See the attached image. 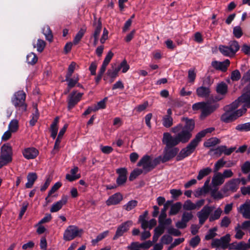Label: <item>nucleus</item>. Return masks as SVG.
<instances>
[{"mask_svg": "<svg viewBox=\"0 0 250 250\" xmlns=\"http://www.w3.org/2000/svg\"><path fill=\"white\" fill-rule=\"evenodd\" d=\"M143 172V170L140 169H134L131 173L129 177L130 181L134 180L138 176Z\"/></svg>", "mask_w": 250, "mask_h": 250, "instance_id": "4d7b16f0", "label": "nucleus"}, {"mask_svg": "<svg viewBox=\"0 0 250 250\" xmlns=\"http://www.w3.org/2000/svg\"><path fill=\"white\" fill-rule=\"evenodd\" d=\"M172 201H167L164 205V208L161 210V214L159 216V221L161 222V220H164L167 216L166 211L168 209L169 206L171 205L172 203Z\"/></svg>", "mask_w": 250, "mask_h": 250, "instance_id": "2f4dec72", "label": "nucleus"}, {"mask_svg": "<svg viewBox=\"0 0 250 250\" xmlns=\"http://www.w3.org/2000/svg\"><path fill=\"white\" fill-rule=\"evenodd\" d=\"M68 197L67 196H63L62 199L54 204L50 208L51 212H56L59 211L63 205H65L67 202Z\"/></svg>", "mask_w": 250, "mask_h": 250, "instance_id": "5701e85b", "label": "nucleus"}, {"mask_svg": "<svg viewBox=\"0 0 250 250\" xmlns=\"http://www.w3.org/2000/svg\"><path fill=\"white\" fill-rule=\"evenodd\" d=\"M171 115L172 110L169 108L167 110V114L162 118V124L165 127L169 128L173 125V118Z\"/></svg>", "mask_w": 250, "mask_h": 250, "instance_id": "4be33fe9", "label": "nucleus"}, {"mask_svg": "<svg viewBox=\"0 0 250 250\" xmlns=\"http://www.w3.org/2000/svg\"><path fill=\"white\" fill-rule=\"evenodd\" d=\"M107 100V97H105L103 100L97 103V105H94V108L96 109V111L100 109H104L106 107V102Z\"/></svg>", "mask_w": 250, "mask_h": 250, "instance_id": "3c124183", "label": "nucleus"}, {"mask_svg": "<svg viewBox=\"0 0 250 250\" xmlns=\"http://www.w3.org/2000/svg\"><path fill=\"white\" fill-rule=\"evenodd\" d=\"M62 184L60 182L56 183L51 188L48 192V196H51L52 194L55 192L61 187Z\"/></svg>", "mask_w": 250, "mask_h": 250, "instance_id": "69168bd1", "label": "nucleus"}, {"mask_svg": "<svg viewBox=\"0 0 250 250\" xmlns=\"http://www.w3.org/2000/svg\"><path fill=\"white\" fill-rule=\"evenodd\" d=\"M9 130L13 133L16 132L19 128V122L16 119L11 121L8 126Z\"/></svg>", "mask_w": 250, "mask_h": 250, "instance_id": "ea45409f", "label": "nucleus"}, {"mask_svg": "<svg viewBox=\"0 0 250 250\" xmlns=\"http://www.w3.org/2000/svg\"><path fill=\"white\" fill-rule=\"evenodd\" d=\"M161 157L155 159L148 155L144 156L138 162V166L142 167L146 172L153 169L161 162Z\"/></svg>", "mask_w": 250, "mask_h": 250, "instance_id": "20e7f679", "label": "nucleus"}, {"mask_svg": "<svg viewBox=\"0 0 250 250\" xmlns=\"http://www.w3.org/2000/svg\"><path fill=\"white\" fill-rule=\"evenodd\" d=\"M25 93L23 91H19L14 94L12 102L15 107L25 111L27 108V105L25 104Z\"/></svg>", "mask_w": 250, "mask_h": 250, "instance_id": "423d86ee", "label": "nucleus"}, {"mask_svg": "<svg viewBox=\"0 0 250 250\" xmlns=\"http://www.w3.org/2000/svg\"><path fill=\"white\" fill-rule=\"evenodd\" d=\"M222 212V210L220 208H218L214 212L213 214H212L209 219L210 222L213 221L215 220L218 219Z\"/></svg>", "mask_w": 250, "mask_h": 250, "instance_id": "49530a36", "label": "nucleus"}, {"mask_svg": "<svg viewBox=\"0 0 250 250\" xmlns=\"http://www.w3.org/2000/svg\"><path fill=\"white\" fill-rule=\"evenodd\" d=\"M182 121L186 122L185 125L183 126L181 124H179L178 125L171 128V131L174 133H178L181 129H183L185 130L189 131L190 133L194 129L195 127V122L192 119H189L187 117H183L182 119Z\"/></svg>", "mask_w": 250, "mask_h": 250, "instance_id": "6e6552de", "label": "nucleus"}, {"mask_svg": "<svg viewBox=\"0 0 250 250\" xmlns=\"http://www.w3.org/2000/svg\"><path fill=\"white\" fill-rule=\"evenodd\" d=\"M240 184V180L239 179H233L229 180L226 183L222 190L223 192L226 193L228 192H234L236 191L238 188V186Z\"/></svg>", "mask_w": 250, "mask_h": 250, "instance_id": "ddd939ff", "label": "nucleus"}, {"mask_svg": "<svg viewBox=\"0 0 250 250\" xmlns=\"http://www.w3.org/2000/svg\"><path fill=\"white\" fill-rule=\"evenodd\" d=\"M182 207V204L180 202H177L171 207L170 210L169 211V215L176 214Z\"/></svg>", "mask_w": 250, "mask_h": 250, "instance_id": "58836bf2", "label": "nucleus"}, {"mask_svg": "<svg viewBox=\"0 0 250 250\" xmlns=\"http://www.w3.org/2000/svg\"><path fill=\"white\" fill-rule=\"evenodd\" d=\"M38 176L36 173H29L27 176L28 182L25 184V187L27 188H32Z\"/></svg>", "mask_w": 250, "mask_h": 250, "instance_id": "bb28decb", "label": "nucleus"}, {"mask_svg": "<svg viewBox=\"0 0 250 250\" xmlns=\"http://www.w3.org/2000/svg\"><path fill=\"white\" fill-rule=\"evenodd\" d=\"M137 204L138 202L136 200H133L129 201L124 207L126 211H129L134 208L137 206Z\"/></svg>", "mask_w": 250, "mask_h": 250, "instance_id": "c03bdc74", "label": "nucleus"}, {"mask_svg": "<svg viewBox=\"0 0 250 250\" xmlns=\"http://www.w3.org/2000/svg\"><path fill=\"white\" fill-rule=\"evenodd\" d=\"M38 58L34 53H30L26 57V61L28 64L34 65L37 63Z\"/></svg>", "mask_w": 250, "mask_h": 250, "instance_id": "e433bc0d", "label": "nucleus"}, {"mask_svg": "<svg viewBox=\"0 0 250 250\" xmlns=\"http://www.w3.org/2000/svg\"><path fill=\"white\" fill-rule=\"evenodd\" d=\"M76 65V63L74 62H72L70 63V64L68 66L67 73L65 77H67V78H68L69 77H71L75 69Z\"/></svg>", "mask_w": 250, "mask_h": 250, "instance_id": "6e6d98bb", "label": "nucleus"}, {"mask_svg": "<svg viewBox=\"0 0 250 250\" xmlns=\"http://www.w3.org/2000/svg\"><path fill=\"white\" fill-rule=\"evenodd\" d=\"M219 70L223 72H226L227 70L228 67L230 64V62L228 59L226 60L225 61L220 62Z\"/></svg>", "mask_w": 250, "mask_h": 250, "instance_id": "5fc2aeb1", "label": "nucleus"}, {"mask_svg": "<svg viewBox=\"0 0 250 250\" xmlns=\"http://www.w3.org/2000/svg\"><path fill=\"white\" fill-rule=\"evenodd\" d=\"M230 241V234H227L225 236L221 237L220 239L216 238L212 239L211 246L212 248H220L224 250L227 249L228 244Z\"/></svg>", "mask_w": 250, "mask_h": 250, "instance_id": "1a4fd4ad", "label": "nucleus"}, {"mask_svg": "<svg viewBox=\"0 0 250 250\" xmlns=\"http://www.w3.org/2000/svg\"><path fill=\"white\" fill-rule=\"evenodd\" d=\"M167 232L171 235L178 236H180L181 234V232L180 231H179L178 229L173 228H170L167 230Z\"/></svg>", "mask_w": 250, "mask_h": 250, "instance_id": "338daca9", "label": "nucleus"}, {"mask_svg": "<svg viewBox=\"0 0 250 250\" xmlns=\"http://www.w3.org/2000/svg\"><path fill=\"white\" fill-rule=\"evenodd\" d=\"M214 130V128L213 127H210L198 133L196 135L195 138L190 142L187 146L181 150L176 157L177 160H181L192 153L194 151L198 143L201 141L202 138L204 137L207 133H211Z\"/></svg>", "mask_w": 250, "mask_h": 250, "instance_id": "f03ea898", "label": "nucleus"}, {"mask_svg": "<svg viewBox=\"0 0 250 250\" xmlns=\"http://www.w3.org/2000/svg\"><path fill=\"white\" fill-rule=\"evenodd\" d=\"M226 164V162L223 159H219L215 164L213 172H217L221 168L223 167Z\"/></svg>", "mask_w": 250, "mask_h": 250, "instance_id": "de8ad7c7", "label": "nucleus"}, {"mask_svg": "<svg viewBox=\"0 0 250 250\" xmlns=\"http://www.w3.org/2000/svg\"><path fill=\"white\" fill-rule=\"evenodd\" d=\"M229 44V46L220 45L219 50L224 55L231 57L239 49V45L236 41H230Z\"/></svg>", "mask_w": 250, "mask_h": 250, "instance_id": "39448f33", "label": "nucleus"}, {"mask_svg": "<svg viewBox=\"0 0 250 250\" xmlns=\"http://www.w3.org/2000/svg\"><path fill=\"white\" fill-rule=\"evenodd\" d=\"M79 171V168L77 167H75L70 170V173L66 175V179L70 182H72L74 180L79 179L81 177L80 173L77 174Z\"/></svg>", "mask_w": 250, "mask_h": 250, "instance_id": "393cba45", "label": "nucleus"}, {"mask_svg": "<svg viewBox=\"0 0 250 250\" xmlns=\"http://www.w3.org/2000/svg\"><path fill=\"white\" fill-rule=\"evenodd\" d=\"M242 171L245 173L247 174L250 171V162L247 161L241 166Z\"/></svg>", "mask_w": 250, "mask_h": 250, "instance_id": "0e129e2a", "label": "nucleus"}, {"mask_svg": "<svg viewBox=\"0 0 250 250\" xmlns=\"http://www.w3.org/2000/svg\"><path fill=\"white\" fill-rule=\"evenodd\" d=\"M242 104L241 101L239 100L238 98L237 100H235L232 104L225 106L224 110L225 113L221 116V121L227 123H229L241 116L247 111V108L245 107L243 104L242 105V108L235 111H233L238 108Z\"/></svg>", "mask_w": 250, "mask_h": 250, "instance_id": "f257e3e1", "label": "nucleus"}, {"mask_svg": "<svg viewBox=\"0 0 250 250\" xmlns=\"http://www.w3.org/2000/svg\"><path fill=\"white\" fill-rule=\"evenodd\" d=\"M22 154L27 160L34 159L38 155L39 151L34 147H28L23 150Z\"/></svg>", "mask_w": 250, "mask_h": 250, "instance_id": "aec40b11", "label": "nucleus"}, {"mask_svg": "<svg viewBox=\"0 0 250 250\" xmlns=\"http://www.w3.org/2000/svg\"><path fill=\"white\" fill-rule=\"evenodd\" d=\"M214 209V207L205 206L197 213V215L199 218V224L200 225H202L205 223Z\"/></svg>", "mask_w": 250, "mask_h": 250, "instance_id": "f8f14e48", "label": "nucleus"}, {"mask_svg": "<svg viewBox=\"0 0 250 250\" xmlns=\"http://www.w3.org/2000/svg\"><path fill=\"white\" fill-rule=\"evenodd\" d=\"M225 179L222 175V173L218 172L215 175L212 180V183L214 186H218L224 183Z\"/></svg>", "mask_w": 250, "mask_h": 250, "instance_id": "c85d7f7f", "label": "nucleus"}, {"mask_svg": "<svg viewBox=\"0 0 250 250\" xmlns=\"http://www.w3.org/2000/svg\"><path fill=\"white\" fill-rule=\"evenodd\" d=\"M12 148L7 145H4L1 148L0 158L8 162L12 161Z\"/></svg>", "mask_w": 250, "mask_h": 250, "instance_id": "dca6fc26", "label": "nucleus"}, {"mask_svg": "<svg viewBox=\"0 0 250 250\" xmlns=\"http://www.w3.org/2000/svg\"><path fill=\"white\" fill-rule=\"evenodd\" d=\"M183 208L187 210H191L196 209L195 206L190 200H188L185 202Z\"/></svg>", "mask_w": 250, "mask_h": 250, "instance_id": "603ef678", "label": "nucleus"}, {"mask_svg": "<svg viewBox=\"0 0 250 250\" xmlns=\"http://www.w3.org/2000/svg\"><path fill=\"white\" fill-rule=\"evenodd\" d=\"M116 172L119 175L116 182L118 186H121L124 184L127 180V169L125 168H120L116 170Z\"/></svg>", "mask_w": 250, "mask_h": 250, "instance_id": "6ab92c4d", "label": "nucleus"}, {"mask_svg": "<svg viewBox=\"0 0 250 250\" xmlns=\"http://www.w3.org/2000/svg\"><path fill=\"white\" fill-rule=\"evenodd\" d=\"M159 226L154 229V233L160 236L164 232L165 227L163 223V220H161V222L159 221Z\"/></svg>", "mask_w": 250, "mask_h": 250, "instance_id": "79ce46f5", "label": "nucleus"}, {"mask_svg": "<svg viewBox=\"0 0 250 250\" xmlns=\"http://www.w3.org/2000/svg\"><path fill=\"white\" fill-rule=\"evenodd\" d=\"M241 226L239 224H238L235 228V230L236 231V234L235 235V237L238 239H242L243 235H244V232H243L241 230Z\"/></svg>", "mask_w": 250, "mask_h": 250, "instance_id": "13d9d810", "label": "nucleus"}, {"mask_svg": "<svg viewBox=\"0 0 250 250\" xmlns=\"http://www.w3.org/2000/svg\"><path fill=\"white\" fill-rule=\"evenodd\" d=\"M250 209V201H247L244 204L240 206L238 211L243 215V213L246 212Z\"/></svg>", "mask_w": 250, "mask_h": 250, "instance_id": "a18cd8bd", "label": "nucleus"}, {"mask_svg": "<svg viewBox=\"0 0 250 250\" xmlns=\"http://www.w3.org/2000/svg\"><path fill=\"white\" fill-rule=\"evenodd\" d=\"M210 93V88L205 86H200L197 88L196 94L199 97L208 98Z\"/></svg>", "mask_w": 250, "mask_h": 250, "instance_id": "a878e982", "label": "nucleus"}, {"mask_svg": "<svg viewBox=\"0 0 250 250\" xmlns=\"http://www.w3.org/2000/svg\"><path fill=\"white\" fill-rule=\"evenodd\" d=\"M222 175L224 179L229 178L233 176V173L231 169H225L222 173Z\"/></svg>", "mask_w": 250, "mask_h": 250, "instance_id": "774afa93", "label": "nucleus"}, {"mask_svg": "<svg viewBox=\"0 0 250 250\" xmlns=\"http://www.w3.org/2000/svg\"><path fill=\"white\" fill-rule=\"evenodd\" d=\"M59 117L58 116L56 117L54 120L53 122L52 123V124L50 126V130L51 131V136L53 139H55L56 138V135L57 134V132H58L57 125L59 123Z\"/></svg>", "mask_w": 250, "mask_h": 250, "instance_id": "c756f323", "label": "nucleus"}, {"mask_svg": "<svg viewBox=\"0 0 250 250\" xmlns=\"http://www.w3.org/2000/svg\"><path fill=\"white\" fill-rule=\"evenodd\" d=\"M212 171V170L209 167H206L202 169L199 171L198 175L197 178L198 180H200L203 178V177L208 175Z\"/></svg>", "mask_w": 250, "mask_h": 250, "instance_id": "f704fd0d", "label": "nucleus"}, {"mask_svg": "<svg viewBox=\"0 0 250 250\" xmlns=\"http://www.w3.org/2000/svg\"><path fill=\"white\" fill-rule=\"evenodd\" d=\"M43 33L45 35L47 40L50 42H52L53 36L52 33V31L48 26H46L43 27Z\"/></svg>", "mask_w": 250, "mask_h": 250, "instance_id": "72a5a7b5", "label": "nucleus"}, {"mask_svg": "<svg viewBox=\"0 0 250 250\" xmlns=\"http://www.w3.org/2000/svg\"><path fill=\"white\" fill-rule=\"evenodd\" d=\"M94 20L95 21L94 22L93 25L95 26V29L93 34V37L94 38H98L102 29V21L101 18H99L97 23L96 22V18L95 16H94Z\"/></svg>", "mask_w": 250, "mask_h": 250, "instance_id": "7c9ffc66", "label": "nucleus"}, {"mask_svg": "<svg viewBox=\"0 0 250 250\" xmlns=\"http://www.w3.org/2000/svg\"><path fill=\"white\" fill-rule=\"evenodd\" d=\"M83 233L82 229H79L76 226L71 225L65 229L63 234V239L65 241H70L76 237H80Z\"/></svg>", "mask_w": 250, "mask_h": 250, "instance_id": "0eeeda50", "label": "nucleus"}, {"mask_svg": "<svg viewBox=\"0 0 250 250\" xmlns=\"http://www.w3.org/2000/svg\"><path fill=\"white\" fill-rule=\"evenodd\" d=\"M218 107L219 105L217 104L202 102L194 104L192 105V108L193 110H201L200 118L203 120L213 113Z\"/></svg>", "mask_w": 250, "mask_h": 250, "instance_id": "7ed1b4c3", "label": "nucleus"}, {"mask_svg": "<svg viewBox=\"0 0 250 250\" xmlns=\"http://www.w3.org/2000/svg\"><path fill=\"white\" fill-rule=\"evenodd\" d=\"M113 55L114 54L112 51H110L108 52V54L106 55L105 58L104 59L103 63L100 68L99 74L97 77L95 78V81L97 84L99 83L100 81L101 80L102 77L103 75L104 74L107 65L109 63Z\"/></svg>", "mask_w": 250, "mask_h": 250, "instance_id": "4468645a", "label": "nucleus"}, {"mask_svg": "<svg viewBox=\"0 0 250 250\" xmlns=\"http://www.w3.org/2000/svg\"><path fill=\"white\" fill-rule=\"evenodd\" d=\"M123 199L122 194L120 192H118L111 196L106 201V204L108 206L112 205H117L122 201Z\"/></svg>", "mask_w": 250, "mask_h": 250, "instance_id": "b1692460", "label": "nucleus"}, {"mask_svg": "<svg viewBox=\"0 0 250 250\" xmlns=\"http://www.w3.org/2000/svg\"><path fill=\"white\" fill-rule=\"evenodd\" d=\"M245 92L239 97L242 104H244L245 107H250V85H248L244 88Z\"/></svg>", "mask_w": 250, "mask_h": 250, "instance_id": "a211bd4d", "label": "nucleus"}, {"mask_svg": "<svg viewBox=\"0 0 250 250\" xmlns=\"http://www.w3.org/2000/svg\"><path fill=\"white\" fill-rule=\"evenodd\" d=\"M179 151L178 148L165 147L164 152V156L161 157V161L165 163L175 157Z\"/></svg>", "mask_w": 250, "mask_h": 250, "instance_id": "2eb2a0df", "label": "nucleus"}, {"mask_svg": "<svg viewBox=\"0 0 250 250\" xmlns=\"http://www.w3.org/2000/svg\"><path fill=\"white\" fill-rule=\"evenodd\" d=\"M216 91L217 93L225 96L228 92V85L224 82L218 83L216 87Z\"/></svg>", "mask_w": 250, "mask_h": 250, "instance_id": "cd10ccee", "label": "nucleus"}, {"mask_svg": "<svg viewBox=\"0 0 250 250\" xmlns=\"http://www.w3.org/2000/svg\"><path fill=\"white\" fill-rule=\"evenodd\" d=\"M236 129L241 131H248L250 130V123L240 124L236 126Z\"/></svg>", "mask_w": 250, "mask_h": 250, "instance_id": "09e8293b", "label": "nucleus"}, {"mask_svg": "<svg viewBox=\"0 0 250 250\" xmlns=\"http://www.w3.org/2000/svg\"><path fill=\"white\" fill-rule=\"evenodd\" d=\"M230 78L233 81H237L241 78V74L239 70H235L231 72Z\"/></svg>", "mask_w": 250, "mask_h": 250, "instance_id": "e2e57ef3", "label": "nucleus"}, {"mask_svg": "<svg viewBox=\"0 0 250 250\" xmlns=\"http://www.w3.org/2000/svg\"><path fill=\"white\" fill-rule=\"evenodd\" d=\"M193 217L191 212H184L182 216V219L186 223L191 220Z\"/></svg>", "mask_w": 250, "mask_h": 250, "instance_id": "864d4df0", "label": "nucleus"}, {"mask_svg": "<svg viewBox=\"0 0 250 250\" xmlns=\"http://www.w3.org/2000/svg\"><path fill=\"white\" fill-rule=\"evenodd\" d=\"M230 223V219L228 216H225L222 218L221 222L220 223V226L221 227L223 228H227L228 227H229Z\"/></svg>", "mask_w": 250, "mask_h": 250, "instance_id": "680f3d73", "label": "nucleus"}, {"mask_svg": "<svg viewBox=\"0 0 250 250\" xmlns=\"http://www.w3.org/2000/svg\"><path fill=\"white\" fill-rule=\"evenodd\" d=\"M86 30V28H82L79 30L73 40L74 44L76 45L79 42L84 34L85 33Z\"/></svg>", "mask_w": 250, "mask_h": 250, "instance_id": "c9c22d12", "label": "nucleus"}, {"mask_svg": "<svg viewBox=\"0 0 250 250\" xmlns=\"http://www.w3.org/2000/svg\"><path fill=\"white\" fill-rule=\"evenodd\" d=\"M162 142L164 144L166 145L165 147L174 148V146L180 143L177 136L173 137L168 132L164 133Z\"/></svg>", "mask_w": 250, "mask_h": 250, "instance_id": "9b49d317", "label": "nucleus"}, {"mask_svg": "<svg viewBox=\"0 0 250 250\" xmlns=\"http://www.w3.org/2000/svg\"><path fill=\"white\" fill-rule=\"evenodd\" d=\"M217 230V228H213V229H210L205 236V239L207 240L213 239V238L217 235V233L215 231Z\"/></svg>", "mask_w": 250, "mask_h": 250, "instance_id": "8fccbe9b", "label": "nucleus"}, {"mask_svg": "<svg viewBox=\"0 0 250 250\" xmlns=\"http://www.w3.org/2000/svg\"><path fill=\"white\" fill-rule=\"evenodd\" d=\"M65 81L68 82V91H69L70 90L74 87L78 83L79 78L76 77L75 78H71V77H69L67 78L65 77Z\"/></svg>", "mask_w": 250, "mask_h": 250, "instance_id": "473e14b6", "label": "nucleus"}, {"mask_svg": "<svg viewBox=\"0 0 250 250\" xmlns=\"http://www.w3.org/2000/svg\"><path fill=\"white\" fill-rule=\"evenodd\" d=\"M46 46V42L44 41L38 39L36 44L34 45V48H37V51L39 52H42Z\"/></svg>", "mask_w": 250, "mask_h": 250, "instance_id": "4c0bfd02", "label": "nucleus"}, {"mask_svg": "<svg viewBox=\"0 0 250 250\" xmlns=\"http://www.w3.org/2000/svg\"><path fill=\"white\" fill-rule=\"evenodd\" d=\"M182 130L176 135L179 143H187L192 136V134L189 131L181 129Z\"/></svg>", "mask_w": 250, "mask_h": 250, "instance_id": "412c9836", "label": "nucleus"}, {"mask_svg": "<svg viewBox=\"0 0 250 250\" xmlns=\"http://www.w3.org/2000/svg\"><path fill=\"white\" fill-rule=\"evenodd\" d=\"M120 70V67L114 68L112 67L111 69H109L107 72V75L110 78L114 79L118 75L119 71Z\"/></svg>", "mask_w": 250, "mask_h": 250, "instance_id": "a19ab883", "label": "nucleus"}, {"mask_svg": "<svg viewBox=\"0 0 250 250\" xmlns=\"http://www.w3.org/2000/svg\"><path fill=\"white\" fill-rule=\"evenodd\" d=\"M132 222L131 221H127L119 226L117 228L116 234L113 237V239L115 240L119 237L122 236L125 232L127 231L129 228L132 225Z\"/></svg>", "mask_w": 250, "mask_h": 250, "instance_id": "f3484780", "label": "nucleus"}, {"mask_svg": "<svg viewBox=\"0 0 250 250\" xmlns=\"http://www.w3.org/2000/svg\"><path fill=\"white\" fill-rule=\"evenodd\" d=\"M233 33L236 38H240L243 35V31L241 27L239 26L234 27L233 28Z\"/></svg>", "mask_w": 250, "mask_h": 250, "instance_id": "052dcab7", "label": "nucleus"}, {"mask_svg": "<svg viewBox=\"0 0 250 250\" xmlns=\"http://www.w3.org/2000/svg\"><path fill=\"white\" fill-rule=\"evenodd\" d=\"M200 240V237L197 235L191 239L189 241V245L192 248H195L199 244Z\"/></svg>", "mask_w": 250, "mask_h": 250, "instance_id": "bf43d9fd", "label": "nucleus"}, {"mask_svg": "<svg viewBox=\"0 0 250 250\" xmlns=\"http://www.w3.org/2000/svg\"><path fill=\"white\" fill-rule=\"evenodd\" d=\"M220 140L217 138H211L206 142L204 145L206 147H211L219 143Z\"/></svg>", "mask_w": 250, "mask_h": 250, "instance_id": "37998d69", "label": "nucleus"}, {"mask_svg": "<svg viewBox=\"0 0 250 250\" xmlns=\"http://www.w3.org/2000/svg\"><path fill=\"white\" fill-rule=\"evenodd\" d=\"M83 93H79L76 90L73 91L68 97L67 108L69 110L74 107L81 100L83 95Z\"/></svg>", "mask_w": 250, "mask_h": 250, "instance_id": "9d476101", "label": "nucleus"}]
</instances>
